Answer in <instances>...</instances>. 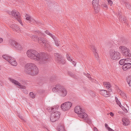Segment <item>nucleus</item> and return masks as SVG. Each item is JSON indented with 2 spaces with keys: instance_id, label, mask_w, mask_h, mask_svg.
<instances>
[{
  "instance_id": "42",
  "label": "nucleus",
  "mask_w": 131,
  "mask_h": 131,
  "mask_svg": "<svg viewBox=\"0 0 131 131\" xmlns=\"http://www.w3.org/2000/svg\"><path fill=\"white\" fill-rule=\"evenodd\" d=\"M127 67V66L126 65V64H124L122 66V69L124 70H126L128 69H129V68H128Z\"/></svg>"
},
{
  "instance_id": "6",
  "label": "nucleus",
  "mask_w": 131,
  "mask_h": 131,
  "mask_svg": "<svg viewBox=\"0 0 131 131\" xmlns=\"http://www.w3.org/2000/svg\"><path fill=\"white\" fill-rule=\"evenodd\" d=\"M8 44L13 47H15L18 50H21L22 49L21 46L13 40L10 39L9 40Z\"/></svg>"
},
{
  "instance_id": "57",
  "label": "nucleus",
  "mask_w": 131,
  "mask_h": 131,
  "mask_svg": "<svg viewBox=\"0 0 131 131\" xmlns=\"http://www.w3.org/2000/svg\"><path fill=\"white\" fill-rule=\"evenodd\" d=\"M3 41V39L2 38H0V43L2 42Z\"/></svg>"
},
{
  "instance_id": "30",
  "label": "nucleus",
  "mask_w": 131,
  "mask_h": 131,
  "mask_svg": "<svg viewBox=\"0 0 131 131\" xmlns=\"http://www.w3.org/2000/svg\"><path fill=\"white\" fill-rule=\"evenodd\" d=\"M25 17L26 19L27 20H28L30 23L32 18L29 15L26 14L25 16Z\"/></svg>"
},
{
  "instance_id": "32",
  "label": "nucleus",
  "mask_w": 131,
  "mask_h": 131,
  "mask_svg": "<svg viewBox=\"0 0 131 131\" xmlns=\"http://www.w3.org/2000/svg\"><path fill=\"white\" fill-rule=\"evenodd\" d=\"M67 58L69 61L71 62L74 66H75L76 64V62L74 61L73 59H72L71 58Z\"/></svg>"
},
{
  "instance_id": "23",
  "label": "nucleus",
  "mask_w": 131,
  "mask_h": 131,
  "mask_svg": "<svg viewBox=\"0 0 131 131\" xmlns=\"http://www.w3.org/2000/svg\"><path fill=\"white\" fill-rule=\"evenodd\" d=\"M103 84L105 87L107 89H108L111 87V85L109 82H104L103 83Z\"/></svg>"
},
{
  "instance_id": "31",
  "label": "nucleus",
  "mask_w": 131,
  "mask_h": 131,
  "mask_svg": "<svg viewBox=\"0 0 131 131\" xmlns=\"http://www.w3.org/2000/svg\"><path fill=\"white\" fill-rule=\"evenodd\" d=\"M118 93L123 97H126V94L124 93V92H122V91H121L119 89L118 90Z\"/></svg>"
},
{
  "instance_id": "56",
  "label": "nucleus",
  "mask_w": 131,
  "mask_h": 131,
  "mask_svg": "<svg viewBox=\"0 0 131 131\" xmlns=\"http://www.w3.org/2000/svg\"><path fill=\"white\" fill-rule=\"evenodd\" d=\"M66 54H67V55H66L67 57H69V58L71 57L70 55H69V54H68L67 53Z\"/></svg>"
},
{
  "instance_id": "49",
  "label": "nucleus",
  "mask_w": 131,
  "mask_h": 131,
  "mask_svg": "<svg viewBox=\"0 0 131 131\" xmlns=\"http://www.w3.org/2000/svg\"><path fill=\"white\" fill-rule=\"evenodd\" d=\"M48 111L50 112H52L53 110L54 109V108H53L50 107L48 109Z\"/></svg>"
},
{
  "instance_id": "4",
  "label": "nucleus",
  "mask_w": 131,
  "mask_h": 131,
  "mask_svg": "<svg viewBox=\"0 0 131 131\" xmlns=\"http://www.w3.org/2000/svg\"><path fill=\"white\" fill-rule=\"evenodd\" d=\"M12 15L13 18L17 19L22 26H23V23L20 19V15L19 13L17 10H13L10 13Z\"/></svg>"
},
{
  "instance_id": "33",
  "label": "nucleus",
  "mask_w": 131,
  "mask_h": 131,
  "mask_svg": "<svg viewBox=\"0 0 131 131\" xmlns=\"http://www.w3.org/2000/svg\"><path fill=\"white\" fill-rule=\"evenodd\" d=\"M45 32L47 35L50 36L53 39H55V38H56L52 34L50 33L48 31L46 30L45 31Z\"/></svg>"
},
{
  "instance_id": "3",
  "label": "nucleus",
  "mask_w": 131,
  "mask_h": 131,
  "mask_svg": "<svg viewBox=\"0 0 131 131\" xmlns=\"http://www.w3.org/2000/svg\"><path fill=\"white\" fill-rule=\"evenodd\" d=\"M52 90L53 92H57L60 96L62 97L65 96L67 93L66 89L60 85H56L55 87L52 88Z\"/></svg>"
},
{
  "instance_id": "16",
  "label": "nucleus",
  "mask_w": 131,
  "mask_h": 131,
  "mask_svg": "<svg viewBox=\"0 0 131 131\" xmlns=\"http://www.w3.org/2000/svg\"><path fill=\"white\" fill-rule=\"evenodd\" d=\"M100 93L102 95L106 97H109L111 95V93L105 90H101L100 91Z\"/></svg>"
},
{
  "instance_id": "44",
  "label": "nucleus",
  "mask_w": 131,
  "mask_h": 131,
  "mask_svg": "<svg viewBox=\"0 0 131 131\" xmlns=\"http://www.w3.org/2000/svg\"><path fill=\"white\" fill-rule=\"evenodd\" d=\"M29 95L32 98H34L35 97V95L32 92H31L29 94Z\"/></svg>"
},
{
  "instance_id": "27",
  "label": "nucleus",
  "mask_w": 131,
  "mask_h": 131,
  "mask_svg": "<svg viewBox=\"0 0 131 131\" xmlns=\"http://www.w3.org/2000/svg\"><path fill=\"white\" fill-rule=\"evenodd\" d=\"M47 44L46 47H45V48L49 52H51L52 50V49L51 47L50 46L49 43H48Z\"/></svg>"
},
{
  "instance_id": "61",
  "label": "nucleus",
  "mask_w": 131,
  "mask_h": 131,
  "mask_svg": "<svg viewBox=\"0 0 131 131\" xmlns=\"http://www.w3.org/2000/svg\"><path fill=\"white\" fill-rule=\"evenodd\" d=\"M114 45H113L112 46H110V47L111 48H114Z\"/></svg>"
},
{
  "instance_id": "45",
  "label": "nucleus",
  "mask_w": 131,
  "mask_h": 131,
  "mask_svg": "<svg viewBox=\"0 0 131 131\" xmlns=\"http://www.w3.org/2000/svg\"><path fill=\"white\" fill-rule=\"evenodd\" d=\"M30 23H33L34 24H37V22L34 19H33V18H32V19H31V21L30 22Z\"/></svg>"
},
{
  "instance_id": "22",
  "label": "nucleus",
  "mask_w": 131,
  "mask_h": 131,
  "mask_svg": "<svg viewBox=\"0 0 131 131\" xmlns=\"http://www.w3.org/2000/svg\"><path fill=\"white\" fill-rule=\"evenodd\" d=\"M91 49L93 51V54L95 57H98L97 53L96 52V49L95 47L93 45H92L91 47Z\"/></svg>"
},
{
  "instance_id": "40",
  "label": "nucleus",
  "mask_w": 131,
  "mask_h": 131,
  "mask_svg": "<svg viewBox=\"0 0 131 131\" xmlns=\"http://www.w3.org/2000/svg\"><path fill=\"white\" fill-rule=\"evenodd\" d=\"M53 40H54L56 46H59V43L58 41L57 40V38H56L55 39H54Z\"/></svg>"
},
{
  "instance_id": "29",
  "label": "nucleus",
  "mask_w": 131,
  "mask_h": 131,
  "mask_svg": "<svg viewBox=\"0 0 131 131\" xmlns=\"http://www.w3.org/2000/svg\"><path fill=\"white\" fill-rule=\"evenodd\" d=\"M128 84L129 86H131V76H129L126 78Z\"/></svg>"
},
{
  "instance_id": "21",
  "label": "nucleus",
  "mask_w": 131,
  "mask_h": 131,
  "mask_svg": "<svg viewBox=\"0 0 131 131\" xmlns=\"http://www.w3.org/2000/svg\"><path fill=\"white\" fill-rule=\"evenodd\" d=\"M91 49L93 51V54L95 57H98L97 53L96 52V49L95 47L93 45H92L91 47Z\"/></svg>"
},
{
  "instance_id": "2",
  "label": "nucleus",
  "mask_w": 131,
  "mask_h": 131,
  "mask_svg": "<svg viewBox=\"0 0 131 131\" xmlns=\"http://www.w3.org/2000/svg\"><path fill=\"white\" fill-rule=\"evenodd\" d=\"M75 112L78 114L79 117L83 118L86 123L88 124L91 123V120L90 119L87 114L82 112L79 106H76L75 108Z\"/></svg>"
},
{
  "instance_id": "36",
  "label": "nucleus",
  "mask_w": 131,
  "mask_h": 131,
  "mask_svg": "<svg viewBox=\"0 0 131 131\" xmlns=\"http://www.w3.org/2000/svg\"><path fill=\"white\" fill-rule=\"evenodd\" d=\"M59 131H65L64 127L63 125H61L58 127Z\"/></svg>"
},
{
  "instance_id": "11",
  "label": "nucleus",
  "mask_w": 131,
  "mask_h": 131,
  "mask_svg": "<svg viewBox=\"0 0 131 131\" xmlns=\"http://www.w3.org/2000/svg\"><path fill=\"white\" fill-rule=\"evenodd\" d=\"M99 0H93L92 1V5L96 13L99 12L100 8V5L99 4Z\"/></svg>"
},
{
  "instance_id": "47",
  "label": "nucleus",
  "mask_w": 131,
  "mask_h": 131,
  "mask_svg": "<svg viewBox=\"0 0 131 131\" xmlns=\"http://www.w3.org/2000/svg\"><path fill=\"white\" fill-rule=\"evenodd\" d=\"M102 6L105 9H107V5L106 4H103L102 5Z\"/></svg>"
},
{
  "instance_id": "59",
  "label": "nucleus",
  "mask_w": 131,
  "mask_h": 131,
  "mask_svg": "<svg viewBox=\"0 0 131 131\" xmlns=\"http://www.w3.org/2000/svg\"><path fill=\"white\" fill-rule=\"evenodd\" d=\"M69 74L72 77L73 76V73L71 72H69Z\"/></svg>"
},
{
  "instance_id": "17",
  "label": "nucleus",
  "mask_w": 131,
  "mask_h": 131,
  "mask_svg": "<svg viewBox=\"0 0 131 131\" xmlns=\"http://www.w3.org/2000/svg\"><path fill=\"white\" fill-rule=\"evenodd\" d=\"M10 27L14 31L15 30L17 32L20 30V28L15 24H12L10 26Z\"/></svg>"
},
{
  "instance_id": "7",
  "label": "nucleus",
  "mask_w": 131,
  "mask_h": 131,
  "mask_svg": "<svg viewBox=\"0 0 131 131\" xmlns=\"http://www.w3.org/2000/svg\"><path fill=\"white\" fill-rule=\"evenodd\" d=\"M34 53H33V57H47L49 56V55L47 53L41 52L39 53L36 50H34Z\"/></svg>"
},
{
  "instance_id": "14",
  "label": "nucleus",
  "mask_w": 131,
  "mask_h": 131,
  "mask_svg": "<svg viewBox=\"0 0 131 131\" xmlns=\"http://www.w3.org/2000/svg\"><path fill=\"white\" fill-rule=\"evenodd\" d=\"M34 60L38 61L40 64H43L46 63L48 60L46 58H32Z\"/></svg>"
},
{
  "instance_id": "19",
  "label": "nucleus",
  "mask_w": 131,
  "mask_h": 131,
  "mask_svg": "<svg viewBox=\"0 0 131 131\" xmlns=\"http://www.w3.org/2000/svg\"><path fill=\"white\" fill-rule=\"evenodd\" d=\"M55 60L58 62L64 64L65 63V61L64 58H56Z\"/></svg>"
},
{
  "instance_id": "43",
  "label": "nucleus",
  "mask_w": 131,
  "mask_h": 131,
  "mask_svg": "<svg viewBox=\"0 0 131 131\" xmlns=\"http://www.w3.org/2000/svg\"><path fill=\"white\" fill-rule=\"evenodd\" d=\"M84 74L86 75V76L88 78L90 79L92 78L90 75L88 73H87L86 74L85 73H84Z\"/></svg>"
},
{
  "instance_id": "39",
  "label": "nucleus",
  "mask_w": 131,
  "mask_h": 131,
  "mask_svg": "<svg viewBox=\"0 0 131 131\" xmlns=\"http://www.w3.org/2000/svg\"><path fill=\"white\" fill-rule=\"evenodd\" d=\"M125 64L129 63L131 64V59L129 58L125 59Z\"/></svg>"
},
{
  "instance_id": "8",
  "label": "nucleus",
  "mask_w": 131,
  "mask_h": 131,
  "mask_svg": "<svg viewBox=\"0 0 131 131\" xmlns=\"http://www.w3.org/2000/svg\"><path fill=\"white\" fill-rule=\"evenodd\" d=\"M60 112L56 111L52 113L50 117V120L52 122H54L57 120L59 118Z\"/></svg>"
},
{
  "instance_id": "18",
  "label": "nucleus",
  "mask_w": 131,
  "mask_h": 131,
  "mask_svg": "<svg viewBox=\"0 0 131 131\" xmlns=\"http://www.w3.org/2000/svg\"><path fill=\"white\" fill-rule=\"evenodd\" d=\"M33 49H29L26 52L27 56L28 57H33L32 54L34 52Z\"/></svg>"
},
{
  "instance_id": "60",
  "label": "nucleus",
  "mask_w": 131,
  "mask_h": 131,
  "mask_svg": "<svg viewBox=\"0 0 131 131\" xmlns=\"http://www.w3.org/2000/svg\"><path fill=\"white\" fill-rule=\"evenodd\" d=\"M117 58H113V59H112L114 60H117Z\"/></svg>"
},
{
  "instance_id": "10",
  "label": "nucleus",
  "mask_w": 131,
  "mask_h": 131,
  "mask_svg": "<svg viewBox=\"0 0 131 131\" xmlns=\"http://www.w3.org/2000/svg\"><path fill=\"white\" fill-rule=\"evenodd\" d=\"M109 54L112 57H120L121 56V54L119 52L115 51L114 49H112L110 50Z\"/></svg>"
},
{
  "instance_id": "41",
  "label": "nucleus",
  "mask_w": 131,
  "mask_h": 131,
  "mask_svg": "<svg viewBox=\"0 0 131 131\" xmlns=\"http://www.w3.org/2000/svg\"><path fill=\"white\" fill-rule=\"evenodd\" d=\"M54 56L56 57H63L61 55L58 53H54Z\"/></svg>"
},
{
  "instance_id": "46",
  "label": "nucleus",
  "mask_w": 131,
  "mask_h": 131,
  "mask_svg": "<svg viewBox=\"0 0 131 131\" xmlns=\"http://www.w3.org/2000/svg\"><path fill=\"white\" fill-rule=\"evenodd\" d=\"M2 57H12L9 56L7 54H3L2 56Z\"/></svg>"
},
{
  "instance_id": "15",
  "label": "nucleus",
  "mask_w": 131,
  "mask_h": 131,
  "mask_svg": "<svg viewBox=\"0 0 131 131\" xmlns=\"http://www.w3.org/2000/svg\"><path fill=\"white\" fill-rule=\"evenodd\" d=\"M8 61L11 65L13 66H16L17 63L14 58H3Z\"/></svg>"
},
{
  "instance_id": "50",
  "label": "nucleus",
  "mask_w": 131,
  "mask_h": 131,
  "mask_svg": "<svg viewBox=\"0 0 131 131\" xmlns=\"http://www.w3.org/2000/svg\"><path fill=\"white\" fill-rule=\"evenodd\" d=\"M126 64V65L127 66L128 68L129 69L131 68V64L129 63H127V64Z\"/></svg>"
},
{
  "instance_id": "5",
  "label": "nucleus",
  "mask_w": 131,
  "mask_h": 131,
  "mask_svg": "<svg viewBox=\"0 0 131 131\" xmlns=\"http://www.w3.org/2000/svg\"><path fill=\"white\" fill-rule=\"evenodd\" d=\"M119 48L120 51L123 53L124 56L129 57L131 56V54L129 52V50L126 47L124 46H121Z\"/></svg>"
},
{
  "instance_id": "12",
  "label": "nucleus",
  "mask_w": 131,
  "mask_h": 131,
  "mask_svg": "<svg viewBox=\"0 0 131 131\" xmlns=\"http://www.w3.org/2000/svg\"><path fill=\"white\" fill-rule=\"evenodd\" d=\"M38 43L45 47H46L47 43L49 42L47 41L46 39L40 37L38 41Z\"/></svg>"
},
{
  "instance_id": "24",
  "label": "nucleus",
  "mask_w": 131,
  "mask_h": 131,
  "mask_svg": "<svg viewBox=\"0 0 131 131\" xmlns=\"http://www.w3.org/2000/svg\"><path fill=\"white\" fill-rule=\"evenodd\" d=\"M119 19L120 21L124 22L125 23H127V19H126L125 17H122L121 15H120V14H119Z\"/></svg>"
},
{
  "instance_id": "25",
  "label": "nucleus",
  "mask_w": 131,
  "mask_h": 131,
  "mask_svg": "<svg viewBox=\"0 0 131 131\" xmlns=\"http://www.w3.org/2000/svg\"><path fill=\"white\" fill-rule=\"evenodd\" d=\"M115 100L117 104L123 109L124 108H125L123 106L121 105V103L120 101L118 99V98L116 97H115Z\"/></svg>"
},
{
  "instance_id": "9",
  "label": "nucleus",
  "mask_w": 131,
  "mask_h": 131,
  "mask_svg": "<svg viewBox=\"0 0 131 131\" xmlns=\"http://www.w3.org/2000/svg\"><path fill=\"white\" fill-rule=\"evenodd\" d=\"M72 105V103L69 102H67L62 104L61 108L62 110L65 111L70 109Z\"/></svg>"
},
{
  "instance_id": "37",
  "label": "nucleus",
  "mask_w": 131,
  "mask_h": 131,
  "mask_svg": "<svg viewBox=\"0 0 131 131\" xmlns=\"http://www.w3.org/2000/svg\"><path fill=\"white\" fill-rule=\"evenodd\" d=\"M125 59H122L120 61L119 63L120 65H122L123 64L124 65L125 64Z\"/></svg>"
},
{
  "instance_id": "51",
  "label": "nucleus",
  "mask_w": 131,
  "mask_h": 131,
  "mask_svg": "<svg viewBox=\"0 0 131 131\" xmlns=\"http://www.w3.org/2000/svg\"><path fill=\"white\" fill-rule=\"evenodd\" d=\"M107 129L109 131H114L113 129L110 128L109 127H107Z\"/></svg>"
},
{
  "instance_id": "48",
  "label": "nucleus",
  "mask_w": 131,
  "mask_h": 131,
  "mask_svg": "<svg viewBox=\"0 0 131 131\" xmlns=\"http://www.w3.org/2000/svg\"><path fill=\"white\" fill-rule=\"evenodd\" d=\"M108 4L110 5L111 6L113 4L111 0H107Z\"/></svg>"
},
{
  "instance_id": "38",
  "label": "nucleus",
  "mask_w": 131,
  "mask_h": 131,
  "mask_svg": "<svg viewBox=\"0 0 131 131\" xmlns=\"http://www.w3.org/2000/svg\"><path fill=\"white\" fill-rule=\"evenodd\" d=\"M124 4L127 9L131 10V6L128 3L125 2Z\"/></svg>"
},
{
  "instance_id": "55",
  "label": "nucleus",
  "mask_w": 131,
  "mask_h": 131,
  "mask_svg": "<svg viewBox=\"0 0 131 131\" xmlns=\"http://www.w3.org/2000/svg\"><path fill=\"white\" fill-rule=\"evenodd\" d=\"M108 89H109L108 92L109 93H111L112 92V89H111V88H110Z\"/></svg>"
},
{
  "instance_id": "63",
  "label": "nucleus",
  "mask_w": 131,
  "mask_h": 131,
  "mask_svg": "<svg viewBox=\"0 0 131 131\" xmlns=\"http://www.w3.org/2000/svg\"><path fill=\"white\" fill-rule=\"evenodd\" d=\"M1 66H0V70H1Z\"/></svg>"
},
{
  "instance_id": "20",
  "label": "nucleus",
  "mask_w": 131,
  "mask_h": 131,
  "mask_svg": "<svg viewBox=\"0 0 131 131\" xmlns=\"http://www.w3.org/2000/svg\"><path fill=\"white\" fill-rule=\"evenodd\" d=\"M122 121L123 124L124 126H127L129 124L130 122L129 119L127 118H123Z\"/></svg>"
},
{
  "instance_id": "52",
  "label": "nucleus",
  "mask_w": 131,
  "mask_h": 131,
  "mask_svg": "<svg viewBox=\"0 0 131 131\" xmlns=\"http://www.w3.org/2000/svg\"><path fill=\"white\" fill-rule=\"evenodd\" d=\"M94 131H98L97 129L95 127L94 128Z\"/></svg>"
},
{
  "instance_id": "28",
  "label": "nucleus",
  "mask_w": 131,
  "mask_h": 131,
  "mask_svg": "<svg viewBox=\"0 0 131 131\" xmlns=\"http://www.w3.org/2000/svg\"><path fill=\"white\" fill-rule=\"evenodd\" d=\"M35 33L39 36L40 35H41V37L44 36V34L42 33L39 30L36 31H35Z\"/></svg>"
},
{
  "instance_id": "34",
  "label": "nucleus",
  "mask_w": 131,
  "mask_h": 131,
  "mask_svg": "<svg viewBox=\"0 0 131 131\" xmlns=\"http://www.w3.org/2000/svg\"><path fill=\"white\" fill-rule=\"evenodd\" d=\"M45 32L47 35L50 36L53 39H55V38H56L52 34L50 33L48 31L46 30L45 31Z\"/></svg>"
},
{
  "instance_id": "62",
  "label": "nucleus",
  "mask_w": 131,
  "mask_h": 131,
  "mask_svg": "<svg viewBox=\"0 0 131 131\" xmlns=\"http://www.w3.org/2000/svg\"><path fill=\"white\" fill-rule=\"evenodd\" d=\"M20 118L21 119H23V117H22L21 116V117H20Z\"/></svg>"
},
{
  "instance_id": "26",
  "label": "nucleus",
  "mask_w": 131,
  "mask_h": 131,
  "mask_svg": "<svg viewBox=\"0 0 131 131\" xmlns=\"http://www.w3.org/2000/svg\"><path fill=\"white\" fill-rule=\"evenodd\" d=\"M31 37L32 39L36 41H38L40 39V37L39 38L38 37L35 35H32L31 36Z\"/></svg>"
},
{
  "instance_id": "58",
  "label": "nucleus",
  "mask_w": 131,
  "mask_h": 131,
  "mask_svg": "<svg viewBox=\"0 0 131 131\" xmlns=\"http://www.w3.org/2000/svg\"><path fill=\"white\" fill-rule=\"evenodd\" d=\"M108 125L106 123H105V126L106 128H107V127H108Z\"/></svg>"
},
{
  "instance_id": "1",
  "label": "nucleus",
  "mask_w": 131,
  "mask_h": 131,
  "mask_svg": "<svg viewBox=\"0 0 131 131\" xmlns=\"http://www.w3.org/2000/svg\"><path fill=\"white\" fill-rule=\"evenodd\" d=\"M24 71L26 74L35 76L38 74L39 70L35 64L30 63H28L25 65Z\"/></svg>"
},
{
  "instance_id": "53",
  "label": "nucleus",
  "mask_w": 131,
  "mask_h": 131,
  "mask_svg": "<svg viewBox=\"0 0 131 131\" xmlns=\"http://www.w3.org/2000/svg\"><path fill=\"white\" fill-rule=\"evenodd\" d=\"M23 92H24L25 93V94H27V93H28V91H27V90H23Z\"/></svg>"
},
{
  "instance_id": "13",
  "label": "nucleus",
  "mask_w": 131,
  "mask_h": 131,
  "mask_svg": "<svg viewBox=\"0 0 131 131\" xmlns=\"http://www.w3.org/2000/svg\"><path fill=\"white\" fill-rule=\"evenodd\" d=\"M9 80L12 83L14 84H15L17 85L20 86V88L21 89H25L26 88V86L24 85H21V84L19 83L18 81H17L11 78H9Z\"/></svg>"
},
{
  "instance_id": "54",
  "label": "nucleus",
  "mask_w": 131,
  "mask_h": 131,
  "mask_svg": "<svg viewBox=\"0 0 131 131\" xmlns=\"http://www.w3.org/2000/svg\"><path fill=\"white\" fill-rule=\"evenodd\" d=\"M110 115L112 116H114V114L112 112H110Z\"/></svg>"
},
{
  "instance_id": "35",
  "label": "nucleus",
  "mask_w": 131,
  "mask_h": 131,
  "mask_svg": "<svg viewBox=\"0 0 131 131\" xmlns=\"http://www.w3.org/2000/svg\"><path fill=\"white\" fill-rule=\"evenodd\" d=\"M45 32L47 35L50 36L53 39H55V38H56L52 34L50 33L48 31L46 30L45 31Z\"/></svg>"
}]
</instances>
